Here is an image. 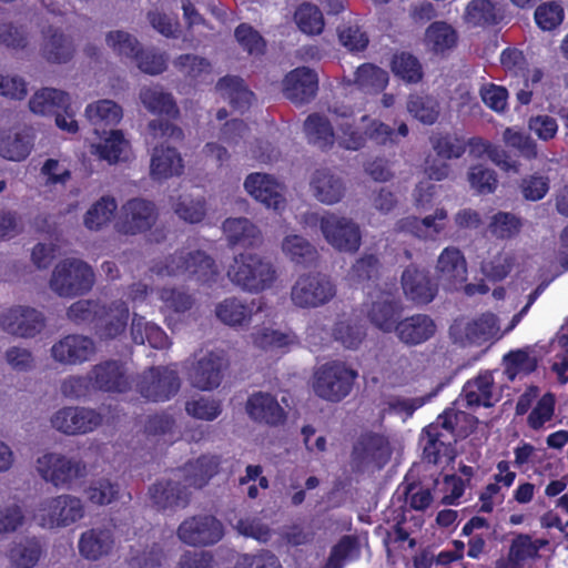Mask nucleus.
<instances>
[{"instance_id": "obj_21", "label": "nucleus", "mask_w": 568, "mask_h": 568, "mask_svg": "<svg viewBox=\"0 0 568 568\" xmlns=\"http://www.w3.org/2000/svg\"><path fill=\"white\" fill-rule=\"evenodd\" d=\"M264 300L247 302L237 296H230L219 302L214 307L215 317L232 328H246L251 325L254 313L262 312Z\"/></svg>"}, {"instance_id": "obj_9", "label": "nucleus", "mask_w": 568, "mask_h": 568, "mask_svg": "<svg viewBox=\"0 0 568 568\" xmlns=\"http://www.w3.org/2000/svg\"><path fill=\"white\" fill-rule=\"evenodd\" d=\"M181 387L178 372L168 366H152L143 371L135 381L138 393L149 402H166Z\"/></svg>"}, {"instance_id": "obj_20", "label": "nucleus", "mask_w": 568, "mask_h": 568, "mask_svg": "<svg viewBox=\"0 0 568 568\" xmlns=\"http://www.w3.org/2000/svg\"><path fill=\"white\" fill-rule=\"evenodd\" d=\"M178 536L183 542L191 546H209L223 538L224 527L212 515H197L181 523Z\"/></svg>"}, {"instance_id": "obj_52", "label": "nucleus", "mask_w": 568, "mask_h": 568, "mask_svg": "<svg viewBox=\"0 0 568 568\" xmlns=\"http://www.w3.org/2000/svg\"><path fill=\"white\" fill-rule=\"evenodd\" d=\"M406 108L409 114L426 125L434 124L440 112L438 101L430 95L410 94Z\"/></svg>"}, {"instance_id": "obj_53", "label": "nucleus", "mask_w": 568, "mask_h": 568, "mask_svg": "<svg viewBox=\"0 0 568 568\" xmlns=\"http://www.w3.org/2000/svg\"><path fill=\"white\" fill-rule=\"evenodd\" d=\"M229 524L244 537H250L262 542H266L272 537V530L257 517L237 518L235 514L226 515Z\"/></svg>"}, {"instance_id": "obj_6", "label": "nucleus", "mask_w": 568, "mask_h": 568, "mask_svg": "<svg viewBox=\"0 0 568 568\" xmlns=\"http://www.w3.org/2000/svg\"><path fill=\"white\" fill-rule=\"evenodd\" d=\"M34 468L37 474L57 488L69 489L79 479L87 476V465L75 457L49 452L39 456Z\"/></svg>"}, {"instance_id": "obj_44", "label": "nucleus", "mask_w": 568, "mask_h": 568, "mask_svg": "<svg viewBox=\"0 0 568 568\" xmlns=\"http://www.w3.org/2000/svg\"><path fill=\"white\" fill-rule=\"evenodd\" d=\"M216 90L223 98L237 110H246L252 102L253 93L244 85L241 78L235 75H226L219 80Z\"/></svg>"}, {"instance_id": "obj_43", "label": "nucleus", "mask_w": 568, "mask_h": 568, "mask_svg": "<svg viewBox=\"0 0 568 568\" xmlns=\"http://www.w3.org/2000/svg\"><path fill=\"white\" fill-rule=\"evenodd\" d=\"M139 99L151 113L174 116L179 112L172 94L159 85L141 88Z\"/></svg>"}, {"instance_id": "obj_63", "label": "nucleus", "mask_w": 568, "mask_h": 568, "mask_svg": "<svg viewBox=\"0 0 568 568\" xmlns=\"http://www.w3.org/2000/svg\"><path fill=\"white\" fill-rule=\"evenodd\" d=\"M523 226L521 220L510 212H498L491 216L488 230L497 239H511Z\"/></svg>"}, {"instance_id": "obj_8", "label": "nucleus", "mask_w": 568, "mask_h": 568, "mask_svg": "<svg viewBox=\"0 0 568 568\" xmlns=\"http://www.w3.org/2000/svg\"><path fill=\"white\" fill-rule=\"evenodd\" d=\"M388 438L377 433L362 434L353 446L351 466L356 471H375L382 469L392 457Z\"/></svg>"}, {"instance_id": "obj_29", "label": "nucleus", "mask_w": 568, "mask_h": 568, "mask_svg": "<svg viewBox=\"0 0 568 568\" xmlns=\"http://www.w3.org/2000/svg\"><path fill=\"white\" fill-rule=\"evenodd\" d=\"M310 189L314 197L326 205L341 202L346 193L343 178L329 169L315 170L310 180Z\"/></svg>"}, {"instance_id": "obj_31", "label": "nucleus", "mask_w": 568, "mask_h": 568, "mask_svg": "<svg viewBox=\"0 0 568 568\" xmlns=\"http://www.w3.org/2000/svg\"><path fill=\"white\" fill-rule=\"evenodd\" d=\"M184 163L176 149L160 144L153 148L150 159V176L155 181L168 180L183 173Z\"/></svg>"}, {"instance_id": "obj_36", "label": "nucleus", "mask_w": 568, "mask_h": 568, "mask_svg": "<svg viewBox=\"0 0 568 568\" xmlns=\"http://www.w3.org/2000/svg\"><path fill=\"white\" fill-rule=\"evenodd\" d=\"M130 332L132 341L139 345L148 343L156 349H165L171 345L169 336L159 325L138 313H133Z\"/></svg>"}, {"instance_id": "obj_27", "label": "nucleus", "mask_w": 568, "mask_h": 568, "mask_svg": "<svg viewBox=\"0 0 568 568\" xmlns=\"http://www.w3.org/2000/svg\"><path fill=\"white\" fill-rule=\"evenodd\" d=\"M437 325L427 314H414L399 320L396 325V337L406 346H417L426 343L436 334Z\"/></svg>"}, {"instance_id": "obj_50", "label": "nucleus", "mask_w": 568, "mask_h": 568, "mask_svg": "<svg viewBox=\"0 0 568 568\" xmlns=\"http://www.w3.org/2000/svg\"><path fill=\"white\" fill-rule=\"evenodd\" d=\"M388 83V73L371 63H364L357 68L354 84L366 93H378Z\"/></svg>"}, {"instance_id": "obj_1", "label": "nucleus", "mask_w": 568, "mask_h": 568, "mask_svg": "<svg viewBox=\"0 0 568 568\" xmlns=\"http://www.w3.org/2000/svg\"><path fill=\"white\" fill-rule=\"evenodd\" d=\"M473 422L474 418L465 412L453 408L446 409L437 417L435 423L423 430L420 440L424 445V459L430 464H438L442 458H446L447 462L453 460L455 455L450 439L455 435H466V429L460 424Z\"/></svg>"}, {"instance_id": "obj_54", "label": "nucleus", "mask_w": 568, "mask_h": 568, "mask_svg": "<svg viewBox=\"0 0 568 568\" xmlns=\"http://www.w3.org/2000/svg\"><path fill=\"white\" fill-rule=\"evenodd\" d=\"M429 141L436 154L445 160L459 159L466 151V141L455 133H434Z\"/></svg>"}, {"instance_id": "obj_51", "label": "nucleus", "mask_w": 568, "mask_h": 568, "mask_svg": "<svg viewBox=\"0 0 568 568\" xmlns=\"http://www.w3.org/2000/svg\"><path fill=\"white\" fill-rule=\"evenodd\" d=\"M32 149L31 136L27 133H3L0 135V155L10 161L24 160Z\"/></svg>"}, {"instance_id": "obj_47", "label": "nucleus", "mask_w": 568, "mask_h": 568, "mask_svg": "<svg viewBox=\"0 0 568 568\" xmlns=\"http://www.w3.org/2000/svg\"><path fill=\"white\" fill-rule=\"evenodd\" d=\"M116 210V200L111 195H104L90 206L84 214L83 223L87 229L98 231L111 222Z\"/></svg>"}, {"instance_id": "obj_49", "label": "nucleus", "mask_w": 568, "mask_h": 568, "mask_svg": "<svg viewBox=\"0 0 568 568\" xmlns=\"http://www.w3.org/2000/svg\"><path fill=\"white\" fill-rule=\"evenodd\" d=\"M171 207L179 219L191 224L200 223L206 214L205 200L189 194L172 197Z\"/></svg>"}, {"instance_id": "obj_22", "label": "nucleus", "mask_w": 568, "mask_h": 568, "mask_svg": "<svg viewBox=\"0 0 568 568\" xmlns=\"http://www.w3.org/2000/svg\"><path fill=\"white\" fill-rule=\"evenodd\" d=\"M158 220V210L153 202L134 197L121 207L120 232L135 235L149 231Z\"/></svg>"}, {"instance_id": "obj_30", "label": "nucleus", "mask_w": 568, "mask_h": 568, "mask_svg": "<svg viewBox=\"0 0 568 568\" xmlns=\"http://www.w3.org/2000/svg\"><path fill=\"white\" fill-rule=\"evenodd\" d=\"M496 400L494 377L491 373L484 372L464 385L457 403L466 408H476L479 406L491 407Z\"/></svg>"}, {"instance_id": "obj_26", "label": "nucleus", "mask_w": 568, "mask_h": 568, "mask_svg": "<svg viewBox=\"0 0 568 568\" xmlns=\"http://www.w3.org/2000/svg\"><path fill=\"white\" fill-rule=\"evenodd\" d=\"M94 331L101 341H110L122 335L128 326L130 311L124 301L116 300L102 304Z\"/></svg>"}, {"instance_id": "obj_7", "label": "nucleus", "mask_w": 568, "mask_h": 568, "mask_svg": "<svg viewBox=\"0 0 568 568\" xmlns=\"http://www.w3.org/2000/svg\"><path fill=\"white\" fill-rule=\"evenodd\" d=\"M337 294L335 282L323 273L300 275L291 287L292 304L302 310L322 307L332 302Z\"/></svg>"}, {"instance_id": "obj_46", "label": "nucleus", "mask_w": 568, "mask_h": 568, "mask_svg": "<svg viewBox=\"0 0 568 568\" xmlns=\"http://www.w3.org/2000/svg\"><path fill=\"white\" fill-rule=\"evenodd\" d=\"M158 297L162 302L161 312L164 314H184L195 304L193 294L174 286L158 288Z\"/></svg>"}, {"instance_id": "obj_2", "label": "nucleus", "mask_w": 568, "mask_h": 568, "mask_svg": "<svg viewBox=\"0 0 568 568\" xmlns=\"http://www.w3.org/2000/svg\"><path fill=\"white\" fill-rule=\"evenodd\" d=\"M150 272L161 277L184 276L202 285H213L220 275L215 261L204 251H178L154 262Z\"/></svg>"}, {"instance_id": "obj_62", "label": "nucleus", "mask_w": 568, "mask_h": 568, "mask_svg": "<svg viewBox=\"0 0 568 568\" xmlns=\"http://www.w3.org/2000/svg\"><path fill=\"white\" fill-rule=\"evenodd\" d=\"M103 305L97 300H79L67 310V318L75 325L91 324L98 321Z\"/></svg>"}, {"instance_id": "obj_35", "label": "nucleus", "mask_w": 568, "mask_h": 568, "mask_svg": "<svg viewBox=\"0 0 568 568\" xmlns=\"http://www.w3.org/2000/svg\"><path fill=\"white\" fill-rule=\"evenodd\" d=\"M402 286L406 298L417 305L430 303L437 293L428 275L414 266H408L403 272Z\"/></svg>"}, {"instance_id": "obj_59", "label": "nucleus", "mask_w": 568, "mask_h": 568, "mask_svg": "<svg viewBox=\"0 0 568 568\" xmlns=\"http://www.w3.org/2000/svg\"><path fill=\"white\" fill-rule=\"evenodd\" d=\"M366 140L371 139L377 144H396L398 136L405 138L408 134V126L405 123H400L397 131L392 129L388 124L378 120H369V123L365 128Z\"/></svg>"}, {"instance_id": "obj_14", "label": "nucleus", "mask_w": 568, "mask_h": 568, "mask_svg": "<svg viewBox=\"0 0 568 568\" xmlns=\"http://www.w3.org/2000/svg\"><path fill=\"white\" fill-rule=\"evenodd\" d=\"M326 242L341 252L355 253L362 244L359 226L352 219L327 213L320 219Z\"/></svg>"}, {"instance_id": "obj_4", "label": "nucleus", "mask_w": 568, "mask_h": 568, "mask_svg": "<svg viewBox=\"0 0 568 568\" xmlns=\"http://www.w3.org/2000/svg\"><path fill=\"white\" fill-rule=\"evenodd\" d=\"M95 284V273L85 261L67 257L59 261L50 275L49 288L59 297L74 298L88 294Z\"/></svg>"}, {"instance_id": "obj_55", "label": "nucleus", "mask_w": 568, "mask_h": 568, "mask_svg": "<svg viewBox=\"0 0 568 568\" xmlns=\"http://www.w3.org/2000/svg\"><path fill=\"white\" fill-rule=\"evenodd\" d=\"M30 40V31L26 24L0 22V45L9 50L22 51L29 47Z\"/></svg>"}, {"instance_id": "obj_48", "label": "nucleus", "mask_w": 568, "mask_h": 568, "mask_svg": "<svg viewBox=\"0 0 568 568\" xmlns=\"http://www.w3.org/2000/svg\"><path fill=\"white\" fill-rule=\"evenodd\" d=\"M361 556L358 538L345 535L332 547L324 568H344L347 561L357 560Z\"/></svg>"}, {"instance_id": "obj_58", "label": "nucleus", "mask_w": 568, "mask_h": 568, "mask_svg": "<svg viewBox=\"0 0 568 568\" xmlns=\"http://www.w3.org/2000/svg\"><path fill=\"white\" fill-rule=\"evenodd\" d=\"M464 20L474 27L496 23V7L490 0H471L465 8Z\"/></svg>"}, {"instance_id": "obj_56", "label": "nucleus", "mask_w": 568, "mask_h": 568, "mask_svg": "<svg viewBox=\"0 0 568 568\" xmlns=\"http://www.w3.org/2000/svg\"><path fill=\"white\" fill-rule=\"evenodd\" d=\"M185 412L195 419L213 422L222 413V402L211 396L193 397L186 400Z\"/></svg>"}, {"instance_id": "obj_61", "label": "nucleus", "mask_w": 568, "mask_h": 568, "mask_svg": "<svg viewBox=\"0 0 568 568\" xmlns=\"http://www.w3.org/2000/svg\"><path fill=\"white\" fill-rule=\"evenodd\" d=\"M251 339L254 346L264 351L283 348L294 343V336L291 334L267 327L255 329L251 334Z\"/></svg>"}, {"instance_id": "obj_19", "label": "nucleus", "mask_w": 568, "mask_h": 568, "mask_svg": "<svg viewBox=\"0 0 568 568\" xmlns=\"http://www.w3.org/2000/svg\"><path fill=\"white\" fill-rule=\"evenodd\" d=\"M95 354L94 339L83 334H68L54 342L50 348L52 359L68 366L82 365Z\"/></svg>"}, {"instance_id": "obj_3", "label": "nucleus", "mask_w": 568, "mask_h": 568, "mask_svg": "<svg viewBox=\"0 0 568 568\" xmlns=\"http://www.w3.org/2000/svg\"><path fill=\"white\" fill-rule=\"evenodd\" d=\"M226 275L234 286L250 294L272 288L278 278L275 264L268 257L252 252L235 255Z\"/></svg>"}, {"instance_id": "obj_25", "label": "nucleus", "mask_w": 568, "mask_h": 568, "mask_svg": "<svg viewBox=\"0 0 568 568\" xmlns=\"http://www.w3.org/2000/svg\"><path fill=\"white\" fill-rule=\"evenodd\" d=\"M317 90V74L307 67L292 70L283 80V93L295 104L310 102L316 95Z\"/></svg>"}, {"instance_id": "obj_39", "label": "nucleus", "mask_w": 568, "mask_h": 568, "mask_svg": "<svg viewBox=\"0 0 568 568\" xmlns=\"http://www.w3.org/2000/svg\"><path fill=\"white\" fill-rule=\"evenodd\" d=\"M84 115L98 132L100 128L118 125L123 118V109L113 100L101 99L89 103Z\"/></svg>"}, {"instance_id": "obj_10", "label": "nucleus", "mask_w": 568, "mask_h": 568, "mask_svg": "<svg viewBox=\"0 0 568 568\" xmlns=\"http://www.w3.org/2000/svg\"><path fill=\"white\" fill-rule=\"evenodd\" d=\"M449 334L455 343L463 346H480L487 342L499 339L504 335L500 332L498 317L490 312L471 320H456L449 328Z\"/></svg>"}, {"instance_id": "obj_15", "label": "nucleus", "mask_w": 568, "mask_h": 568, "mask_svg": "<svg viewBox=\"0 0 568 568\" xmlns=\"http://www.w3.org/2000/svg\"><path fill=\"white\" fill-rule=\"evenodd\" d=\"M371 302L365 305L369 323L383 333H393L403 313L400 301L390 292L377 290L368 293Z\"/></svg>"}, {"instance_id": "obj_5", "label": "nucleus", "mask_w": 568, "mask_h": 568, "mask_svg": "<svg viewBox=\"0 0 568 568\" xmlns=\"http://www.w3.org/2000/svg\"><path fill=\"white\" fill-rule=\"evenodd\" d=\"M357 376V371L345 363L329 362L315 369L312 388L320 398L336 403L349 395Z\"/></svg>"}, {"instance_id": "obj_45", "label": "nucleus", "mask_w": 568, "mask_h": 568, "mask_svg": "<svg viewBox=\"0 0 568 568\" xmlns=\"http://www.w3.org/2000/svg\"><path fill=\"white\" fill-rule=\"evenodd\" d=\"M219 464L215 456H201L189 462L183 468L185 485L199 488L204 486L217 473Z\"/></svg>"}, {"instance_id": "obj_37", "label": "nucleus", "mask_w": 568, "mask_h": 568, "mask_svg": "<svg viewBox=\"0 0 568 568\" xmlns=\"http://www.w3.org/2000/svg\"><path fill=\"white\" fill-rule=\"evenodd\" d=\"M113 532L109 528H91L79 539V551L88 560H98L113 548Z\"/></svg>"}, {"instance_id": "obj_42", "label": "nucleus", "mask_w": 568, "mask_h": 568, "mask_svg": "<svg viewBox=\"0 0 568 568\" xmlns=\"http://www.w3.org/2000/svg\"><path fill=\"white\" fill-rule=\"evenodd\" d=\"M307 141L322 150H329L335 143V132L327 118L318 113L310 114L304 122Z\"/></svg>"}, {"instance_id": "obj_17", "label": "nucleus", "mask_w": 568, "mask_h": 568, "mask_svg": "<svg viewBox=\"0 0 568 568\" xmlns=\"http://www.w3.org/2000/svg\"><path fill=\"white\" fill-rule=\"evenodd\" d=\"M94 390L123 394L133 385V378L125 362L120 359H105L90 369Z\"/></svg>"}, {"instance_id": "obj_11", "label": "nucleus", "mask_w": 568, "mask_h": 568, "mask_svg": "<svg viewBox=\"0 0 568 568\" xmlns=\"http://www.w3.org/2000/svg\"><path fill=\"white\" fill-rule=\"evenodd\" d=\"M45 326L44 314L31 306L16 305L0 312V329L18 338H34Z\"/></svg>"}, {"instance_id": "obj_64", "label": "nucleus", "mask_w": 568, "mask_h": 568, "mask_svg": "<svg viewBox=\"0 0 568 568\" xmlns=\"http://www.w3.org/2000/svg\"><path fill=\"white\" fill-rule=\"evenodd\" d=\"M294 18L300 30L306 34H320L324 29L323 14L314 4H301L297 8Z\"/></svg>"}, {"instance_id": "obj_32", "label": "nucleus", "mask_w": 568, "mask_h": 568, "mask_svg": "<svg viewBox=\"0 0 568 568\" xmlns=\"http://www.w3.org/2000/svg\"><path fill=\"white\" fill-rule=\"evenodd\" d=\"M222 230L230 246L257 247L263 243L262 231L247 217H229Z\"/></svg>"}, {"instance_id": "obj_18", "label": "nucleus", "mask_w": 568, "mask_h": 568, "mask_svg": "<svg viewBox=\"0 0 568 568\" xmlns=\"http://www.w3.org/2000/svg\"><path fill=\"white\" fill-rule=\"evenodd\" d=\"M549 545L546 538H532L529 534H516L510 540L506 556L498 558L494 568H530L540 559V550Z\"/></svg>"}, {"instance_id": "obj_41", "label": "nucleus", "mask_w": 568, "mask_h": 568, "mask_svg": "<svg viewBox=\"0 0 568 568\" xmlns=\"http://www.w3.org/2000/svg\"><path fill=\"white\" fill-rule=\"evenodd\" d=\"M70 97L67 92L44 88L36 92L30 101L29 108L34 114L49 115L57 114L61 109L69 105Z\"/></svg>"}, {"instance_id": "obj_13", "label": "nucleus", "mask_w": 568, "mask_h": 568, "mask_svg": "<svg viewBox=\"0 0 568 568\" xmlns=\"http://www.w3.org/2000/svg\"><path fill=\"white\" fill-rule=\"evenodd\" d=\"M102 424V415L93 408L83 406H64L50 417V425L67 436L85 435Z\"/></svg>"}, {"instance_id": "obj_23", "label": "nucleus", "mask_w": 568, "mask_h": 568, "mask_svg": "<svg viewBox=\"0 0 568 568\" xmlns=\"http://www.w3.org/2000/svg\"><path fill=\"white\" fill-rule=\"evenodd\" d=\"M245 191L267 209L277 213L285 209V187L272 175L265 173H251L244 181Z\"/></svg>"}, {"instance_id": "obj_60", "label": "nucleus", "mask_w": 568, "mask_h": 568, "mask_svg": "<svg viewBox=\"0 0 568 568\" xmlns=\"http://www.w3.org/2000/svg\"><path fill=\"white\" fill-rule=\"evenodd\" d=\"M426 42L435 52L453 48L457 41L455 30L445 22H434L426 30Z\"/></svg>"}, {"instance_id": "obj_24", "label": "nucleus", "mask_w": 568, "mask_h": 568, "mask_svg": "<svg viewBox=\"0 0 568 568\" xmlns=\"http://www.w3.org/2000/svg\"><path fill=\"white\" fill-rule=\"evenodd\" d=\"M435 273L445 290L460 288L467 280V263L460 250L455 246L444 248L437 258Z\"/></svg>"}, {"instance_id": "obj_28", "label": "nucleus", "mask_w": 568, "mask_h": 568, "mask_svg": "<svg viewBox=\"0 0 568 568\" xmlns=\"http://www.w3.org/2000/svg\"><path fill=\"white\" fill-rule=\"evenodd\" d=\"M245 410L251 419L268 426L282 425L286 419V412L276 397L266 392L253 393L246 402Z\"/></svg>"}, {"instance_id": "obj_34", "label": "nucleus", "mask_w": 568, "mask_h": 568, "mask_svg": "<svg viewBox=\"0 0 568 568\" xmlns=\"http://www.w3.org/2000/svg\"><path fill=\"white\" fill-rule=\"evenodd\" d=\"M41 55L50 63H67L75 52L72 39L59 28L42 31Z\"/></svg>"}, {"instance_id": "obj_12", "label": "nucleus", "mask_w": 568, "mask_h": 568, "mask_svg": "<svg viewBox=\"0 0 568 568\" xmlns=\"http://www.w3.org/2000/svg\"><path fill=\"white\" fill-rule=\"evenodd\" d=\"M229 362L223 351H207L195 355L192 362L187 379L192 387L210 392L217 388L223 379V372Z\"/></svg>"}, {"instance_id": "obj_57", "label": "nucleus", "mask_w": 568, "mask_h": 568, "mask_svg": "<svg viewBox=\"0 0 568 568\" xmlns=\"http://www.w3.org/2000/svg\"><path fill=\"white\" fill-rule=\"evenodd\" d=\"M41 556V545L37 538H26L24 541L16 544L9 552L12 564L17 568H32Z\"/></svg>"}, {"instance_id": "obj_16", "label": "nucleus", "mask_w": 568, "mask_h": 568, "mask_svg": "<svg viewBox=\"0 0 568 568\" xmlns=\"http://www.w3.org/2000/svg\"><path fill=\"white\" fill-rule=\"evenodd\" d=\"M82 499H44L34 513V519L43 528L70 526L84 516Z\"/></svg>"}, {"instance_id": "obj_33", "label": "nucleus", "mask_w": 568, "mask_h": 568, "mask_svg": "<svg viewBox=\"0 0 568 568\" xmlns=\"http://www.w3.org/2000/svg\"><path fill=\"white\" fill-rule=\"evenodd\" d=\"M447 217V211L440 207L436 209L434 214L427 215L423 219H418L416 216L400 219L396 223V230L398 232L409 233L423 240L435 239L444 231Z\"/></svg>"}, {"instance_id": "obj_38", "label": "nucleus", "mask_w": 568, "mask_h": 568, "mask_svg": "<svg viewBox=\"0 0 568 568\" xmlns=\"http://www.w3.org/2000/svg\"><path fill=\"white\" fill-rule=\"evenodd\" d=\"M281 250L284 256L295 265L311 266L318 258L317 248L298 234H287L283 237Z\"/></svg>"}, {"instance_id": "obj_40", "label": "nucleus", "mask_w": 568, "mask_h": 568, "mask_svg": "<svg viewBox=\"0 0 568 568\" xmlns=\"http://www.w3.org/2000/svg\"><path fill=\"white\" fill-rule=\"evenodd\" d=\"M92 148L101 160L110 164L126 161L131 155L130 142L121 130H112L108 138Z\"/></svg>"}]
</instances>
